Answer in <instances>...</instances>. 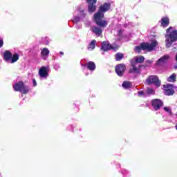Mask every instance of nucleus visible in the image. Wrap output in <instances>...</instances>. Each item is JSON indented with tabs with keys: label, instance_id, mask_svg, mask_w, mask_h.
I'll return each mask as SVG.
<instances>
[{
	"label": "nucleus",
	"instance_id": "ddd939ff",
	"mask_svg": "<svg viewBox=\"0 0 177 177\" xmlns=\"http://www.w3.org/2000/svg\"><path fill=\"white\" fill-rule=\"evenodd\" d=\"M169 60V55H164L160 57L156 62L157 66H162Z\"/></svg>",
	"mask_w": 177,
	"mask_h": 177
},
{
	"label": "nucleus",
	"instance_id": "cd10ccee",
	"mask_svg": "<svg viewBox=\"0 0 177 177\" xmlns=\"http://www.w3.org/2000/svg\"><path fill=\"white\" fill-rule=\"evenodd\" d=\"M74 21H80V17H75Z\"/></svg>",
	"mask_w": 177,
	"mask_h": 177
},
{
	"label": "nucleus",
	"instance_id": "4468645a",
	"mask_svg": "<svg viewBox=\"0 0 177 177\" xmlns=\"http://www.w3.org/2000/svg\"><path fill=\"white\" fill-rule=\"evenodd\" d=\"M91 31L93 32V34H95L97 37H100L101 35L103 33V29L97 26H93L91 28Z\"/></svg>",
	"mask_w": 177,
	"mask_h": 177
},
{
	"label": "nucleus",
	"instance_id": "4be33fe9",
	"mask_svg": "<svg viewBox=\"0 0 177 177\" xmlns=\"http://www.w3.org/2000/svg\"><path fill=\"white\" fill-rule=\"evenodd\" d=\"M122 86L125 89H128L129 88H131V86H132V83H131L129 82H124L122 83Z\"/></svg>",
	"mask_w": 177,
	"mask_h": 177
},
{
	"label": "nucleus",
	"instance_id": "a211bd4d",
	"mask_svg": "<svg viewBox=\"0 0 177 177\" xmlns=\"http://www.w3.org/2000/svg\"><path fill=\"white\" fill-rule=\"evenodd\" d=\"M87 68H88V70H90L91 71H93V70H95V68H96V65L95 64V62H88L86 64Z\"/></svg>",
	"mask_w": 177,
	"mask_h": 177
},
{
	"label": "nucleus",
	"instance_id": "2eb2a0df",
	"mask_svg": "<svg viewBox=\"0 0 177 177\" xmlns=\"http://www.w3.org/2000/svg\"><path fill=\"white\" fill-rule=\"evenodd\" d=\"M101 49H102V50H110V49H113V46H111V45H110V44H109V42L107 41H104L102 44V47Z\"/></svg>",
	"mask_w": 177,
	"mask_h": 177
},
{
	"label": "nucleus",
	"instance_id": "6ab92c4d",
	"mask_svg": "<svg viewBox=\"0 0 177 177\" xmlns=\"http://www.w3.org/2000/svg\"><path fill=\"white\" fill-rule=\"evenodd\" d=\"M12 53L10 52L9 50H6L4 53V59L6 60V62H8V60H10L12 59Z\"/></svg>",
	"mask_w": 177,
	"mask_h": 177
},
{
	"label": "nucleus",
	"instance_id": "dca6fc26",
	"mask_svg": "<svg viewBox=\"0 0 177 177\" xmlns=\"http://www.w3.org/2000/svg\"><path fill=\"white\" fill-rule=\"evenodd\" d=\"M49 49L47 48H41V56L44 59V60L48 57V56H49Z\"/></svg>",
	"mask_w": 177,
	"mask_h": 177
},
{
	"label": "nucleus",
	"instance_id": "72a5a7b5",
	"mask_svg": "<svg viewBox=\"0 0 177 177\" xmlns=\"http://www.w3.org/2000/svg\"><path fill=\"white\" fill-rule=\"evenodd\" d=\"M82 66H86V65H82Z\"/></svg>",
	"mask_w": 177,
	"mask_h": 177
},
{
	"label": "nucleus",
	"instance_id": "9d476101",
	"mask_svg": "<svg viewBox=\"0 0 177 177\" xmlns=\"http://www.w3.org/2000/svg\"><path fill=\"white\" fill-rule=\"evenodd\" d=\"M151 104L153 109H154L156 111L160 110L161 107H162L164 102L161 101L160 99H155L151 101Z\"/></svg>",
	"mask_w": 177,
	"mask_h": 177
},
{
	"label": "nucleus",
	"instance_id": "bb28decb",
	"mask_svg": "<svg viewBox=\"0 0 177 177\" xmlns=\"http://www.w3.org/2000/svg\"><path fill=\"white\" fill-rule=\"evenodd\" d=\"M3 46V40L0 39V48H2Z\"/></svg>",
	"mask_w": 177,
	"mask_h": 177
},
{
	"label": "nucleus",
	"instance_id": "1a4fd4ad",
	"mask_svg": "<svg viewBox=\"0 0 177 177\" xmlns=\"http://www.w3.org/2000/svg\"><path fill=\"white\" fill-rule=\"evenodd\" d=\"M164 91H165V95H167V96H171L175 93V90H174V86L171 84H166L164 85Z\"/></svg>",
	"mask_w": 177,
	"mask_h": 177
},
{
	"label": "nucleus",
	"instance_id": "0eeeda50",
	"mask_svg": "<svg viewBox=\"0 0 177 177\" xmlns=\"http://www.w3.org/2000/svg\"><path fill=\"white\" fill-rule=\"evenodd\" d=\"M146 82L148 84V85H151V84H153V85H156L157 88L161 85V82H160V80H158V77L156 75H151L148 77L146 80Z\"/></svg>",
	"mask_w": 177,
	"mask_h": 177
},
{
	"label": "nucleus",
	"instance_id": "5701e85b",
	"mask_svg": "<svg viewBox=\"0 0 177 177\" xmlns=\"http://www.w3.org/2000/svg\"><path fill=\"white\" fill-rule=\"evenodd\" d=\"M18 60H19V54L17 53L14 54L12 57H11V63H16V62Z\"/></svg>",
	"mask_w": 177,
	"mask_h": 177
},
{
	"label": "nucleus",
	"instance_id": "f257e3e1",
	"mask_svg": "<svg viewBox=\"0 0 177 177\" xmlns=\"http://www.w3.org/2000/svg\"><path fill=\"white\" fill-rule=\"evenodd\" d=\"M145 62V57L140 55L135 57L133 59L131 60V67L129 70V73H140V67L142 65L139 64V63H143Z\"/></svg>",
	"mask_w": 177,
	"mask_h": 177
},
{
	"label": "nucleus",
	"instance_id": "6e6552de",
	"mask_svg": "<svg viewBox=\"0 0 177 177\" xmlns=\"http://www.w3.org/2000/svg\"><path fill=\"white\" fill-rule=\"evenodd\" d=\"M115 73L119 77H122L124 75V73H125V70H127V67L123 64H118L115 68Z\"/></svg>",
	"mask_w": 177,
	"mask_h": 177
},
{
	"label": "nucleus",
	"instance_id": "b1692460",
	"mask_svg": "<svg viewBox=\"0 0 177 177\" xmlns=\"http://www.w3.org/2000/svg\"><path fill=\"white\" fill-rule=\"evenodd\" d=\"M124 58V54L121 53H118L115 55V60H117L118 62H120V60H121V59Z\"/></svg>",
	"mask_w": 177,
	"mask_h": 177
},
{
	"label": "nucleus",
	"instance_id": "2f4dec72",
	"mask_svg": "<svg viewBox=\"0 0 177 177\" xmlns=\"http://www.w3.org/2000/svg\"><path fill=\"white\" fill-rule=\"evenodd\" d=\"M64 53L63 52H59V55H64Z\"/></svg>",
	"mask_w": 177,
	"mask_h": 177
},
{
	"label": "nucleus",
	"instance_id": "20e7f679",
	"mask_svg": "<svg viewBox=\"0 0 177 177\" xmlns=\"http://www.w3.org/2000/svg\"><path fill=\"white\" fill-rule=\"evenodd\" d=\"M111 3H113V1H109V2L104 3L99 8V10L97 13H95V15H100V17H104V12H109V10H110Z\"/></svg>",
	"mask_w": 177,
	"mask_h": 177
},
{
	"label": "nucleus",
	"instance_id": "aec40b11",
	"mask_svg": "<svg viewBox=\"0 0 177 177\" xmlns=\"http://www.w3.org/2000/svg\"><path fill=\"white\" fill-rule=\"evenodd\" d=\"M96 46V40H93L89 44L88 49V50H93Z\"/></svg>",
	"mask_w": 177,
	"mask_h": 177
},
{
	"label": "nucleus",
	"instance_id": "423d86ee",
	"mask_svg": "<svg viewBox=\"0 0 177 177\" xmlns=\"http://www.w3.org/2000/svg\"><path fill=\"white\" fill-rule=\"evenodd\" d=\"M104 17H100V15L97 14L94 15V20L99 27H101V28H104V27H107V21L103 20Z\"/></svg>",
	"mask_w": 177,
	"mask_h": 177
},
{
	"label": "nucleus",
	"instance_id": "f704fd0d",
	"mask_svg": "<svg viewBox=\"0 0 177 177\" xmlns=\"http://www.w3.org/2000/svg\"><path fill=\"white\" fill-rule=\"evenodd\" d=\"M175 68H177V67L176 66Z\"/></svg>",
	"mask_w": 177,
	"mask_h": 177
},
{
	"label": "nucleus",
	"instance_id": "f8f14e48",
	"mask_svg": "<svg viewBox=\"0 0 177 177\" xmlns=\"http://www.w3.org/2000/svg\"><path fill=\"white\" fill-rule=\"evenodd\" d=\"M39 75L41 78H48V76L49 75L48 68L42 66L39 71Z\"/></svg>",
	"mask_w": 177,
	"mask_h": 177
},
{
	"label": "nucleus",
	"instance_id": "f03ea898",
	"mask_svg": "<svg viewBox=\"0 0 177 177\" xmlns=\"http://www.w3.org/2000/svg\"><path fill=\"white\" fill-rule=\"evenodd\" d=\"M175 41H177V30H174L173 27H169L167 30V35H166L167 48H171V45H172V42H175Z\"/></svg>",
	"mask_w": 177,
	"mask_h": 177
},
{
	"label": "nucleus",
	"instance_id": "473e14b6",
	"mask_svg": "<svg viewBox=\"0 0 177 177\" xmlns=\"http://www.w3.org/2000/svg\"><path fill=\"white\" fill-rule=\"evenodd\" d=\"M176 129L177 130V124H176Z\"/></svg>",
	"mask_w": 177,
	"mask_h": 177
},
{
	"label": "nucleus",
	"instance_id": "412c9836",
	"mask_svg": "<svg viewBox=\"0 0 177 177\" xmlns=\"http://www.w3.org/2000/svg\"><path fill=\"white\" fill-rule=\"evenodd\" d=\"M167 81H169V82H175V81H176V74L173 73L168 77Z\"/></svg>",
	"mask_w": 177,
	"mask_h": 177
},
{
	"label": "nucleus",
	"instance_id": "7c9ffc66",
	"mask_svg": "<svg viewBox=\"0 0 177 177\" xmlns=\"http://www.w3.org/2000/svg\"><path fill=\"white\" fill-rule=\"evenodd\" d=\"M147 63H149V64H151L153 63V62H151V60H148V61H147Z\"/></svg>",
	"mask_w": 177,
	"mask_h": 177
},
{
	"label": "nucleus",
	"instance_id": "7ed1b4c3",
	"mask_svg": "<svg viewBox=\"0 0 177 177\" xmlns=\"http://www.w3.org/2000/svg\"><path fill=\"white\" fill-rule=\"evenodd\" d=\"M158 45V43H157V41L153 40L149 43H142L139 46H136L135 48V52H137V53H140V51L142 50H149V52L151 50H153L156 46Z\"/></svg>",
	"mask_w": 177,
	"mask_h": 177
},
{
	"label": "nucleus",
	"instance_id": "a878e982",
	"mask_svg": "<svg viewBox=\"0 0 177 177\" xmlns=\"http://www.w3.org/2000/svg\"><path fill=\"white\" fill-rule=\"evenodd\" d=\"M147 93L148 95H154V90L152 89V88H148V89L147 90Z\"/></svg>",
	"mask_w": 177,
	"mask_h": 177
},
{
	"label": "nucleus",
	"instance_id": "393cba45",
	"mask_svg": "<svg viewBox=\"0 0 177 177\" xmlns=\"http://www.w3.org/2000/svg\"><path fill=\"white\" fill-rule=\"evenodd\" d=\"M163 109L165 110V111L168 113L170 115H171V114H172V111L171 110V108H169L168 106H165L163 108Z\"/></svg>",
	"mask_w": 177,
	"mask_h": 177
},
{
	"label": "nucleus",
	"instance_id": "c85d7f7f",
	"mask_svg": "<svg viewBox=\"0 0 177 177\" xmlns=\"http://www.w3.org/2000/svg\"><path fill=\"white\" fill-rule=\"evenodd\" d=\"M32 82H33V85L35 86H37V81H35V79H33Z\"/></svg>",
	"mask_w": 177,
	"mask_h": 177
},
{
	"label": "nucleus",
	"instance_id": "9b49d317",
	"mask_svg": "<svg viewBox=\"0 0 177 177\" xmlns=\"http://www.w3.org/2000/svg\"><path fill=\"white\" fill-rule=\"evenodd\" d=\"M97 2V0H87L88 12L90 13H92L93 12H95V10H96Z\"/></svg>",
	"mask_w": 177,
	"mask_h": 177
},
{
	"label": "nucleus",
	"instance_id": "c756f323",
	"mask_svg": "<svg viewBox=\"0 0 177 177\" xmlns=\"http://www.w3.org/2000/svg\"><path fill=\"white\" fill-rule=\"evenodd\" d=\"M138 96H143V91H139Z\"/></svg>",
	"mask_w": 177,
	"mask_h": 177
},
{
	"label": "nucleus",
	"instance_id": "39448f33",
	"mask_svg": "<svg viewBox=\"0 0 177 177\" xmlns=\"http://www.w3.org/2000/svg\"><path fill=\"white\" fill-rule=\"evenodd\" d=\"M14 90L16 92H20L21 93H28V91H30V88L28 86H24V83L23 82H19L14 85Z\"/></svg>",
	"mask_w": 177,
	"mask_h": 177
},
{
	"label": "nucleus",
	"instance_id": "f3484780",
	"mask_svg": "<svg viewBox=\"0 0 177 177\" xmlns=\"http://www.w3.org/2000/svg\"><path fill=\"white\" fill-rule=\"evenodd\" d=\"M169 24V19H168V17H165L161 19L162 27H168Z\"/></svg>",
	"mask_w": 177,
	"mask_h": 177
}]
</instances>
